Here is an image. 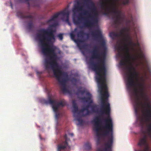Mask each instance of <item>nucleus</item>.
Returning <instances> with one entry per match:
<instances>
[{
	"mask_svg": "<svg viewBox=\"0 0 151 151\" xmlns=\"http://www.w3.org/2000/svg\"><path fill=\"white\" fill-rule=\"evenodd\" d=\"M38 31L40 33L37 34V36L41 46L42 52L44 56H49L50 57L49 60L47 58L45 59V69H49L50 65L54 76L62 86V91L64 93H67L68 90L66 87V84L68 75L59 68V65L57 61V54L55 52V49L50 46L52 45L55 40L53 30L52 29L43 28Z\"/></svg>",
	"mask_w": 151,
	"mask_h": 151,
	"instance_id": "obj_2",
	"label": "nucleus"
},
{
	"mask_svg": "<svg viewBox=\"0 0 151 151\" xmlns=\"http://www.w3.org/2000/svg\"><path fill=\"white\" fill-rule=\"evenodd\" d=\"M76 3L74 5L73 9V12L74 13H76L77 12L83 10V7L81 5V4L78 0L76 1Z\"/></svg>",
	"mask_w": 151,
	"mask_h": 151,
	"instance_id": "obj_13",
	"label": "nucleus"
},
{
	"mask_svg": "<svg viewBox=\"0 0 151 151\" xmlns=\"http://www.w3.org/2000/svg\"><path fill=\"white\" fill-rule=\"evenodd\" d=\"M86 95L88 97H84L81 98V100L85 102L88 103L89 104L92 103L93 101L91 99V95L89 92H86Z\"/></svg>",
	"mask_w": 151,
	"mask_h": 151,
	"instance_id": "obj_14",
	"label": "nucleus"
},
{
	"mask_svg": "<svg viewBox=\"0 0 151 151\" xmlns=\"http://www.w3.org/2000/svg\"><path fill=\"white\" fill-rule=\"evenodd\" d=\"M128 22L129 23H130V20H129Z\"/></svg>",
	"mask_w": 151,
	"mask_h": 151,
	"instance_id": "obj_38",
	"label": "nucleus"
},
{
	"mask_svg": "<svg viewBox=\"0 0 151 151\" xmlns=\"http://www.w3.org/2000/svg\"><path fill=\"white\" fill-rule=\"evenodd\" d=\"M100 151H101V150H100Z\"/></svg>",
	"mask_w": 151,
	"mask_h": 151,
	"instance_id": "obj_41",
	"label": "nucleus"
},
{
	"mask_svg": "<svg viewBox=\"0 0 151 151\" xmlns=\"http://www.w3.org/2000/svg\"><path fill=\"white\" fill-rule=\"evenodd\" d=\"M79 27L80 28H82L83 27L82 26H80Z\"/></svg>",
	"mask_w": 151,
	"mask_h": 151,
	"instance_id": "obj_36",
	"label": "nucleus"
},
{
	"mask_svg": "<svg viewBox=\"0 0 151 151\" xmlns=\"http://www.w3.org/2000/svg\"><path fill=\"white\" fill-rule=\"evenodd\" d=\"M138 53V56L141 59H144L145 58V55L142 51L140 47L136 49Z\"/></svg>",
	"mask_w": 151,
	"mask_h": 151,
	"instance_id": "obj_18",
	"label": "nucleus"
},
{
	"mask_svg": "<svg viewBox=\"0 0 151 151\" xmlns=\"http://www.w3.org/2000/svg\"><path fill=\"white\" fill-rule=\"evenodd\" d=\"M85 147L86 150H90L91 148V144L88 142L86 143L85 145Z\"/></svg>",
	"mask_w": 151,
	"mask_h": 151,
	"instance_id": "obj_22",
	"label": "nucleus"
},
{
	"mask_svg": "<svg viewBox=\"0 0 151 151\" xmlns=\"http://www.w3.org/2000/svg\"><path fill=\"white\" fill-rule=\"evenodd\" d=\"M130 0H122V4L124 5L128 4L130 2Z\"/></svg>",
	"mask_w": 151,
	"mask_h": 151,
	"instance_id": "obj_23",
	"label": "nucleus"
},
{
	"mask_svg": "<svg viewBox=\"0 0 151 151\" xmlns=\"http://www.w3.org/2000/svg\"><path fill=\"white\" fill-rule=\"evenodd\" d=\"M77 35L78 37H82L85 35V33L83 30H81L77 32Z\"/></svg>",
	"mask_w": 151,
	"mask_h": 151,
	"instance_id": "obj_20",
	"label": "nucleus"
},
{
	"mask_svg": "<svg viewBox=\"0 0 151 151\" xmlns=\"http://www.w3.org/2000/svg\"><path fill=\"white\" fill-rule=\"evenodd\" d=\"M104 14H105L106 15H108V13L107 12H104Z\"/></svg>",
	"mask_w": 151,
	"mask_h": 151,
	"instance_id": "obj_32",
	"label": "nucleus"
},
{
	"mask_svg": "<svg viewBox=\"0 0 151 151\" xmlns=\"http://www.w3.org/2000/svg\"><path fill=\"white\" fill-rule=\"evenodd\" d=\"M59 15L62 16L61 19L63 21L67 22L69 25H70L69 21V12L68 8H66L63 10L54 14L50 19L46 21L47 23L48 24L52 23L53 22V23L50 25V27H55L58 25V18Z\"/></svg>",
	"mask_w": 151,
	"mask_h": 151,
	"instance_id": "obj_6",
	"label": "nucleus"
},
{
	"mask_svg": "<svg viewBox=\"0 0 151 151\" xmlns=\"http://www.w3.org/2000/svg\"><path fill=\"white\" fill-rule=\"evenodd\" d=\"M37 74H38V73H39V72H38V71H37Z\"/></svg>",
	"mask_w": 151,
	"mask_h": 151,
	"instance_id": "obj_39",
	"label": "nucleus"
},
{
	"mask_svg": "<svg viewBox=\"0 0 151 151\" xmlns=\"http://www.w3.org/2000/svg\"><path fill=\"white\" fill-rule=\"evenodd\" d=\"M125 27H123L120 31L118 33L116 32H111L109 34L110 36L112 39H114L115 38L118 37H120L122 38V37L120 36V33L124 28Z\"/></svg>",
	"mask_w": 151,
	"mask_h": 151,
	"instance_id": "obj_17",
	"label": "nucleus"
},
{
	"mask_svg": "<svg viewBox=\"0 0 151 151\" xmlns=\"http://www.w3.org/2000/svg\"><path fill=\"white\" fill-rule=\"evenodd\" d=\"M149 86L150 88H151V83L149 84Z\"/></svg>",
	"mask_w": 151,
	"mask_h": 151,
	"instance_id": "obj_34",
	"label": "nucleus"
},
{
	"mask_svg": "<svg viewBox=\"0 0 151 151\" xmlns=\"http://www.w3.org/2000/svg\"><path fill=\"white\" fill-rule=\"evenodd\" d=\"M91 35L93 37L97 39H99V42L101 46L105 49H106L105 42L102 38V33L100 30L97 29L95 31L92 32Z\"/></svg>",
	"mask_w": 151,
	"mask_h": 151,
	"instance_id": "obj_10",
	"label": "nucleus"
},
{
	"mask_svg": "<svg viewBox=\"0 0 151 151\" xmlns=\"http://www.w3.org/2000/svg\"><path fill=\"white\" fill-rule=\"evenodd\" d=\"M86 90H82L80 89H78V92L76 94L78 95L79 93H81L82 94H83L85 93H86Z\"/></svg>",
	"mask_w": 151,
	"mask_h": 151,
	"instance_id": "obj_24",
	"label": "nucleus"
},
{
	"mask_svg": "<svg viewBox=\"0 0 151 151\" xmlns=\"http://www.w3.org/2000/svg\"><path fill=\"white\" fill-rule=\"evenodd\" d=\"M149 150V147H146L144 150H140L138 151H148Z\"/></svg>",
	"mask_w": 151,
	"mask_h": 151,
	"instance_id": "obj_30",
	"label": "nucleus"
},
{
	"mask_svg": "<svg viewBox=\"0 0 151 151\" xmlns=\"http://www.w3.org/2000/svg\"><path fill=\"white\" fill-rule=\"evenodd\" d=\"M78 31V28H76L74 30L71 32L70 34V37L71 39L75 42L77 44L78 47L79 48L80 50L85 48L86 45H82L81 43L83 42V41L79 39H76V35L75 34V32H76Z\"/></svg>",
	"mask_w": 151,
	"mask_h": 151,
	"instance_id": "obj_11",
	"label": "nucleus"
},
{
	"mask_svg": "<svg viewBox=\"0 0 151 151\" xmlns=\"http://www.w3.org/2000/svg\"><path fill=\"white\" fill-rule=\"evenodd\" d=\"M81 116L80 115V114H79V113H78V115L76 116H74L76 118V119L79 122V124L78 125H82L83 124V121L81 119Z\"/></svg>",
	"mask_w": 151,
	"mask_h": 151,
	"instance_id": "obj_19",
	"label": "nucleus"
},
{
	"mask_svg": "<svg viewBox=\"0 0 151 151\" xmlns=\"http://www.w3.org/2000/svg\"><path fill=\"white\" fill-rule=\"evenodd\" d=\"M70 135L72 136H73V133H71L70 134Z\"/></svg>",
	"mask_w": 151,
	"mask_h": 151,
	"instance_id": "obj_35",
	"label": "nucleus"
},
{
	"mask_svg": "<svg viewBox=\"0 0 151 151\" xmlns=\"http://www.w3.org/2000/svg\"><path fill=\"white\" fill-rule=\"evenodd\" d=\"M87 8L89 9L90 13L88 10H83V12L80 14L78 16L77 19L73 18V21L75 25H79L83 21L84 26L91 27L98 23V14L94 3L90 2V6H88Z\"/></svg>",
	"mask_w": 151,
	"mask_h": 151,
	"instance_id": "obj_4",
	"label": "nucleus"
},
{
	"mask_svg": "<svg viewBox=\"0 0 151 151\" xmlns=\"http://www.w3.org/2000/svg\"><path fill=\"white\" fill-rule=\"evenodd\" d=\"M119 0H100V6L102 9L106 12L110 9L111 12L114 14L112 17L114 24L116 28L123 24L125 16L121 10L116 7V2Z\"/></svg>",
	"mask_w": 151,
	"mask_h": 151,
	"instance_id": "obj_5",
	"label": "nucleus"
},
{
	"mask_svg": "<svg viewBox=\"0 0 151 151\" xmlns=\"http://www.w3.org/2000/svg\"><path fill=\"white\" fill-rule=\"evenodd\" d=\"M108 148L106 147L104 148V150L105 151H107L108 150Z\"/></svg>",
	"mask_w": 151,
	"mask_h": 151,
	"instance_id": "obj_31",
	"label": "nucleus"
},
{
	"mask_svg": "<svg viewBox=\"0 0 151 151\" xmlns=\"http://www.w3.org/2000/svg\"><path fill=\"white\" fill-rule=\"evenodd\" d=\"M58 37L59 39L61 40H62L63 38V35L61 34H60L58 35Z\"/></svg>",
	"mask_w": 151,
	"mask_h": 151,
	"instance_id": "obj_29",
	"label": "nucleus"
},
{
	"mask_svg": "<svg viewBox=\"0 0 151 151\" xmlns=\"http://www.w3.org/2000/svg\"><path fill=\"white\" fill-rule=\"evenodd\" d=\"M41 101L42 103L45 104H49L52 105L53 111L56 112L58 110V108L60 107H63L66 105V102L64 99L60 101V102H57L56 99H52L50 96H49L48 99L46 100L42 99Z\"/></svg>",
	"mask_w": 151,
	"mask_h": 151,
	"instance_id": "obj_7",
	"label": "nucleus"
},
{
	"mask_svg": "<svg viewBox=\"0 0 151 151\" xmlns=\"http://www.w3.org/2000/svg\"><path fill=\"white\" fill-rule=\"evenodd\" d=\"M11 6L12 7V5H11Z\"/></svg>",
	"mask_w": 151,
	"mask_h": 151,
	"instance_id": "obj_40",
	"label": "nucleus"
},
{
	"mask_svg": "<svg viewBox=\"0 0 151 151\" xmlns=\"http://www.w3.org/2000/svg\"><path fill=\"white\" fill-rule=\"evenodd\" d=\"M147 136L144 135L143 137L139 140L138 145L140 146L146 145L147 144Z\"/></svg>",
	"mask_w": 151,
	"mask_h": 151,
	"instance_id": "obj_15",
	"label": "nucleus"
},
{
	"mask_svg": "<svg viewBox=\"0 0 151 151\" xmlns=\"http://www.w3.org/2000/svg\"><path fill=\"white\" fill-rule=\"evenodd\" d=\"M130 29L125 27L120 33L122 37L121 42L117 43L116 49L118 51L117 56L122 58L119 64L121 66H124L127 70V84L128 89L131 90L134 88V102H148L149 99L144 92L145 82L142 77L141 78L142 82H139V74L131 62L132 56L129 53L128 45L137 48L140 46L139 42H133L132 38L129 33Z\"/></svg>",
	"mask_w": 151,
	"mask_h": 151,
	"instance_id": "obj_1",
	"label": "nucleus"
},
{
	"mask_svg": "<svg viewBox=\"0 0 151 151\" xmlns=\"http://www.w3.org/2000/svg\"><path fill=\"white\" fill-rule=\"evenodd\" d=\"M82 53H83V54H84V51H82Z\"/></svg>",
	"mask_w": 151,
	"mask_h": 151,
	"instance_id": "obj_37",
	"label": "nucleus"
},
{
	"mask_svg": "<svg viewBox=\"0 0 151 151\" xmlns=\"http://www.w3.org/2000/svg\"><path fill=\"white\" fill-rule=\"evenodd\" d=\"M86 111H87V112L86 114H83L82 115V116H85L86 115L89 114H90L91 113V111L88 110H88H86Z\"/></svg>",
	"mask_w": 151,
	"mask_h": 151,
	"instance_id": "obj_27",
	"label": "nucleus"
},
{
	"mask_svg": "<svg viewBox=\"0 0 151 151\" xmlns=\"http://www.w3.org/2000/svg\"><path fill=\"white\" fill-rule=\"evenodd\" d=\"M17 15L21 19H29L30 20L28 23L27 25V27L28 29L31 30L34 27L33 23V17L31 15H26L25 13L23 12L19 11L17 13Z\"/></svg>",
	"mask_w": 151,
	"mask_h": 151,
	"instance_id": "obj_9",
	"label": "nucleus"
},
{
	"mask_svg": "<svg viewBox=\"0 0 151 151\" xmlns=\"http://www.w3.org/2000/svg\"><path fill=\"white\" fill-rule=\"evenodd\" d=\"M73 113L74 116H76V115H78V113H79L80 114L79 111L78 110V107L77 106V104L74 101H73Z\"/></svg>",
	"mask_w": 151,
	"mask_h": 151,
	"instance_id": "obj_16",
	"label": "nucleus"
},
{
	"mask_svg": "<svg viewBox=\"0 0 151 151\" xmlns=\"http://www.w3.org/2000/svg\"><path fill=\"white\" fill-rule=\"evenodd\" d=\"M70 81L74 84H76L77 81V80L74 77H72L71 78Z\"/></svg>",
	"mask_w": 151,
	"mask_h": 151,
	"instance_id": "obj_25",
	"label": "nucleus"
},
{
	"mask_svg": "<svg viewBox=\"0 0 151 151\" xmlns=\"http://www.w3.org/2000/svg\"><path fill=\"white\" fill-rule=\"evenodd\" d=\"M90 107H91L92 111L93 112H95V109L96 108L97 106L96 105H91L90 104Z\"/></svg>",
	"mask_w": 151,
	"mask_h": 151,
	"instance_id": "obj_26",
	"label": "nucleus"
},
{
	"mask_svg": "<svg viewBox=\"0 0 151 151\" xmlns=\"http://www.w3.org/2000/svg\"><path fill=\"white\" fill-rule=\"evenodd\" d=\"M97 82L100 93L102 95L101 107L99 113L101 115L105 114L107 116L106 118L103 119L106 124L102 127L104 130L102 134L104 136H109L111 134V137L109 138L107 143L106 145V146L109 148L113 143V125L112 119L110 116L111 110L110 104L108 102L106 103L104 100V98H108L109 96L108 88L106 82Z\"/></svg>",
	"mask_w": 151,
	"mask_h": 151,
	"instance_id": "obj_3",
	"label": "nucleus"
},
{
	"mask_svg": "<svg viewBox=\"0 0 151 151\" xmlns=\"http://www.w3.org/2000/svg\"><path fill=\"white\" fill-rule=\"evenodd\" d=\"M64 138L65 139V141L63 142L58 145L57 151H61L62 150H64L67 148H68L69 150L70 149V147L68 145V141L69 140V139L68 138L66 134L64 136Z\"/></svg>",
	"mask_w": 151,
	"mask_h": 151,
	"instance_id": "obj_12",
	"label": "nucleus"
},
{
	"mask_svg": "<svg viewBox=\"0 0 151 151\" xmlns=\"http://www.w3.org/2000/svg\"><path fill=\"white\" fill-rule=\"evenodd\" d=\"M100 115L97 117H96L94 119V121L95 123V127L94 129V130L96 132V136L98 137L96 141V143L97 145H99L100 143V134L99 133L100 130H103L102 127H100L99 124L101 123L102 121H104L103 119H105L103 116V115H101L100 113Z\"/></svg>",
	"mask_w": 151,
	"mask_h": 151,
	"instance_id": "obj_8",
	"label": "nucleus"
},
{
	"mask_svg": "<svg viewBox=\"0 0 151 151\" xmlns=\"http://www.w3.org/2000/svg\"><path fill=\"white\" fill-rule=\"evenodd\" d=\"M53 111L55 113L56 118L58 119L60 115V114L58 113V110H57L56 112H55L54 111Z\"/></svg>",
	"mask_w": 151,
	"mask_h": 151,
	"instance_id": "obj_28",
	"label": "nucleus"
},
{
	"mask_svg": "<svg viewBox=\"0 0 151 151\" xmlns=\"http://www.w3.org/2000/svg\"><path fill=\"white\" fill-rule=\"evenodd\" d=\"M134 31L135 32V36H136V37H137L136 33V32L135 31V29L134 28Z\"/></svg>",
	"mask_w": 151,
	"mask_h": 151,
	"instance_id": "obj_33",
	"label": "nucleus"
},
{
	"mask_svg": "<svg viewBox=\"0 0 151 151\" xmlns=\"http://www.w3.org/2000/svg\"><path fill=\"white\" fill-rule=\"evenodd\" d=\"M90 104H88L85 107L83 108L82 109L79 111V112H80V114L81 113H83L85 110L86 111L87 110H88V109H89V107H90Z\"/></svg>",
	"mask_w": 151,
	"mask_h": 151,
	"instance_id": "obj_21",
	"label": "nucleus"
}]
</instances>
